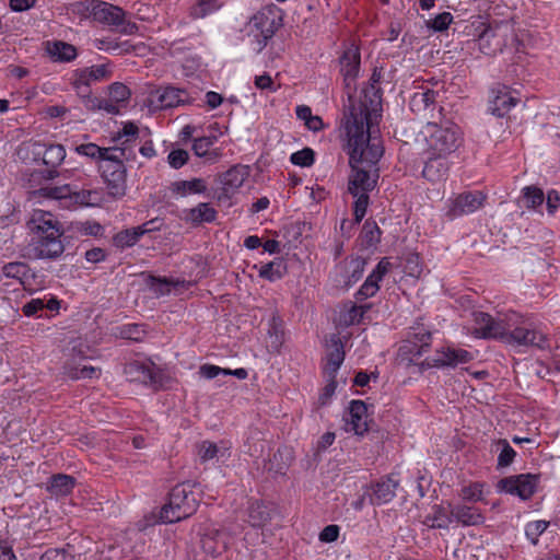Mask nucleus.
<instances>
[{"label": "nucleus", "mask_w": 560, "mask_h": 560, "mask_svg": "<svg viewBox=\"0 0 560 560\" xmlns=\"http://www.w3.org/2000/svg\"><path fill=\"white\" fill-rule=\"evenodd\" d=\"M423 524L432 529H447L452 524L451 508L434 504L431 508V513L425 515Z\"/></svg>", "instance_id": "bb28decb"}, {"label": "nucleus", "mask_w": 560, "mask_h": 560, "mask_svg": "<svg viewBox=\"0 0 560 560\" xmlns=\"http://www.w3.org/2000/svg\"><path fill=\"white\" fill-rule=\"evenodd\" d=\"M283 25V11L276 4H268L255 13L246 24L248 36L257 43L260 52Z\"/></svg>", "instance_id": "39448f33"}, {"label": "nucleus", "mask_w": 560, "mask_h": 560, "mask_svg": "<svg viewBox=\"0 0 560 560\" xmlns=\"http://www.w3.org/2000/svg\"><path fill=\"white\" fill-rule=\"evenodd\" d=\"M27 228L32 236L24 248V256L31 259L56 258L63 252L60 228L50 212L34 210Z\"/></svg>", "instance_id": "f03ea898"}, {"label": "nucleus", "mask_w": 560, "mask_h": 560, "mask_svg": "<svg viewBox=\"0 0 560 560\" xmlns=\"http://www.w3.org/2000/svg\"><path fill=\"white\" fill-rule=\"evenodd\" d=\"M124 374L128 382L143 384L154 390L164 388L168 377L154 362L130 361L124 365Z\"/></svg>", "instance_id": "6e6552de"}, {"label": "nucleus", "mask_w": 560, "mask_h": 560, "mask_svg": "<svg viewBox=\"0 0 560 560\" xmlns=\"http://www.w3.org/2000/svg\"><path fill=\"white\" fill-rule=\"evenodd\" d=\"M126 12L118 5L98 0L94 12V22L110 27H118L124 22Z\"/></svg>", "instance_id": "aec40b11"}, {"label": "nucleus", "mask_w": 560, "mask_h": 560, "mask_svg": "<svg viewBox=\"0 0 560 560\" xmlns=\"http://www.w3.org/2000/svg\"><path fill=\"white\" fill-rule=\"evenodd\" d=\"M189 160L188 151L184 149H173L167 155V163L174 170H179Z\"/></svg>", "instance_id": "774afa93"}, {"label": "nucleus", "mask_w": 560, "mask_h": 560, "mask_svg": "<svg viewBox=\"0 0 560 560\" xmlns=\"http://www.w3.org/2000/svg\"><path fill=\"white\" fill-rule=\"evenodd\" d=\"M217 136H203L196 138L192 143V151L199 158H205L209 162H214L220 156L217 150L210 151V148L217 142Z\"/></svg>", "instance_id": "58836bf2"}, {"label": "nucleus", "mask_w": 560, "mask_h": 560, "mask_svg": "<svg viewBox=\"0 0 560 560\" xmlns=\"http://www.w3.org/2000/svg\"><path fill=\"white\" fill-rule=\"evenodd\" d=\"M345 360L343 343L339 338H332L326 354L325 371L331 378H336L337 372Z\"/></svg>", "instance_id": "393cba45"}, {"label": "nucleus", "mask_w": 560, "mask_h": 560, "mask_svg": "<svg viewBox=\"0 0 560 560\" xmlns=\"http://www.w3.org/2000/svg\"><path fill=\"white\" fill-rule=\"evenodd\" d=\"M382 93V89L377 84L369 82L362 90L363 98L358 100L355 97V102H362L366 106L365 128H369V130H371V112H375V106L381 104Z\"/></svg>", "instance_id": "2f4dec72"}, {"label": "nucleus", "mask_w": 560, "mask_h": 560, "mask_svg": "<svg viewBox=\"0 0 560 560\" xmlns=\"http://www.w3.org/2000/svg\"><path fill=\"white\" fill-rule=\"evenodd\" d=\"M43 45L52 62L70 61V44L61 40H46Z\"/></svg>", "instance_id": "ea45409f"}, {"label": "nucleus", "mask_w": 560, "mask_h": 560, "mask_svg": "<svg viewBox=\"0 0 560 560\" xmlns=\"http://www.w3.org/2000/svg\"><path fill=\"white\" fill-rule=\"evenodd\" d=\"M201 544L206 553L217 558L228 549L230 538L223 532L215 530L207 534L201 539Z\"/></svg>", "instance_id": "cd10ccee"}, {"label": "nucleus", "mask_w": 560, "mask_h": 560, "mask_svg": "<svg viewBox=\"0 0 560 560\" xmlns=\"http://www.w3.org/2000/svg\"><path fill=\"white\" fill-rule=\"evenodd\" d=\"M110 72L106 65H94L91 67L78 68L72 71V90L81 100L84 107L95 110L101 107V100L93 95L92 86L109 77Z\"/></svg>", "instance_id": "0eeeda50"}, {"label": "nucleus", "mask_w": 560, "mask_h": 560, "mask_svg": "<svg viewBox=\"0 0 560 560\" xmlns=\"http://www.w3.org/2000/svg\"><path fill=\"white\" fill-rule=\"evenodd\" d=\"M448 508H451L452 522L456 521L463 526H477L483 524L486 521L480 510L475 506L465 504L452 505L448 503Z\"/></svg>", "instance_id": "4be33fe9"}, {"label": "nucleus", "mask_w": 560, "mask_h": 560, "mask_svg": "<svg viewBox=\"0 0 560 560\" xmlns=\"http://www.w3.org/2000/svg\"><path fill=\"white\" fill-rule=\"evenodd\" d=\"M75 152L80 155H84L98 161L103 160L107 153H110L109 148H101L95 143L81 144L75 148Z\"/></svg>", "instance_id": "4d7b16f0"}, {"label": "nucleus", "mask_w": 560, "mask_h": 560, "mask_svg": "<svg viewBox=\"0 0 560 560\" xmlns=\"http://www.w3.org/2000/svg\"><path fill=\"white\" fill-rule=\"evenodd\" d=\"M248 176V167L244 165H234L223 173L221 183L223 185L222 192L218 195V200L230 198V195L238 189Z\"/></svg>", "instance_id": "6ab92c4d"}, {"label": "nucleus", "mask_w": 560, "mask_h": 560, "mask_svg": "<svg viewBox=\"0 0 560 560\" xmlns=\"http://www.w3.org/2000/svg\"><path fill=\"white\" fill-rule=\"evenodd\" d=\"M538 482L539 475L530 472L518 474L500 479L495 489L500 493L504 492L526 501L535 494Z\"/></svg>", "instance_id": "f8f14e48"}, {"label": "nucleus", "mask_w": 560, "mask_h": 560, "mask_svg": "<svg viewBox=\"0 0 560 560\" xmlns=\"http://www.w3.org/2000/svg\"><path fill=\"white\" fill-rule=\"evenodd\" d=\"M398 486L399 481L393 475L372 482L365 492L370 504L380 506L389 503L395 498Z\"/></svg>", "instance_id": "2eb2a0df"}, {"label": "nucleus", "mask_w": 560, "mask_h": 560, "mask_svg": "<svg viewBox=\"0 0 560 560\" xmlns=\"http://www.w3.org/2000/svg\"><path fill=\"white\" fill-rule=\"evenodd\" d=\"M98 0H83L72 3V13L79 15L81 21L94 20V12Z\"/></svg>", "instance_id": "864d4df0"}, {"label": "nucleus", "mask_w": 560, "mask_h": 560, "mask_svg": "<svg viewBox=\"0 0 560 560\" xmlns=\"http://www.w3.org/2000/svg\"><path fill=\"white\" fill-rule=\"evenodd\" d=\"M355 200L353 202V215L355 223H360L366 214V210L370 203V196L365 192H359L357 196H352Z\"/></svg>", "instance_id": "052dcab7"}, {"label": "nucleus", "mask_w": 560, "mask_h": 560, "mask_svg": "<svg viewBox=\"0 0 560 560\" xmlns=\"http://www.w3.org/2000/svg\"><path fill=\"white\" fill-rule=\"evenodd\" d=\"M407 339L429 348L431 345V332L417 323L415 326L409 327Z\"/></svg>", "instance_id": "6e6d98bb"}, {"label": "nucleus", "mask_w": 560, "mask_h": 560, "mask_svg": "<svg viewBox=\"0 0 560 560\" xmlns=\"http://www.w3.org/2000/svg\"><path fill=\"white\" fill-rule=\"evenodd\" d=\"M248 523L253 527H262L271 520V509L262 501H254L247 509Z\"/></svg>", "instance_id": "f704fd0d"}, {"label": "nucleus", "mask_w": 560, "mask_h": 560, "mask_svg": "<svg viewBox=\"0 0 560 560\" xmlns=\"http://www.w3.org/2000/svg\"><path fill=\"white\" fill-rule=\"evenodd\" d=\"M293 460L292 452L288 447L278 448L265 468L273 476H284Z\"/></svg>", "instance_id": "a878e982"}, {"label": "nucleus", "mask_w": 560, "mask_h": 560, "mask_svg": "<svg viewBox=\"0 0 560 560\" xmlns=\"http://www.w3.org/2000/svg\"><path fill=\"white\" fill-rule=\"evenodd\" d=\"M144 228H128L116 233L112 238V244L119 250H125L135 246L140 238L147 234Z\"/></svg>", "instance_id": "c756f323"}, {"label": "nucleus", "mask_w": 560, "mask_h": 560, "mask_svg": "<svg viewBox=\"0 0 560 560\" xmlns=\"http://www.w3.org/2000/svg\"><path fill=\"white\" fill-rule=\"evenodd\" d=\"M366 264H368L366 259L361 256L352 257L347 262L348 268H347V276H346V280H345V285L347 288L352 287L354 283H357L363 277Z\"/></svg>", "instance_id": "79ce46f5"}, {"label": "nucleus", "mask_w": 560, "mask_h": 560, "mask_svg": "<svg viewBox=\"0 0 560 560\" xmlns=\"http://www.w3.org/2000/svg\"><path fill=\"white\" fill-rule=\"evenodd\" d=\"M47 490L57 497L68 495L70 493V477L67 475L52 476Z\"/></svg>", "instance_id": "603ef678"}, {"label": "nucleus", "mask_w": 560, "mask_h": 560, "mask_svg": "<svg viewBox=\"0 0 560 560\" xmlns=\"http://www.w3.org/2000/svg\"><path fill=\"white\" fill-rule=\"evenodd\" d=\"M100 357L98 349L82 342L72 345V380H97L102 369L91 364Z\"/></svg>", "instance_id": "9d476101"}, {"label": "nucleus", "mask_w": 560, "mask_h": 560, "mask_svg": "<svg viewBox=\"0 0 560 560\" xmlns=\"http://www.w3.org/2000/svg\"><path fill=\"white\" fill-rule=\"evenodd\" d=\"M290 162L301 167H310L315 162V152L311 148H304L291 154Z\"/></svg>", "instance_id": "bf43d9fd"}, {"label": "nucleus", "mask_w": 560, "mask_h": 560, "mask_svg": "<svg viewBox=\"0 0 560 560\" xmlns=\"http://www.w3.org/2000/svg\"><path fill=\"white\" fill-rule=\"evenodd\" d=\"M340 73L343 79L345 90L347 93V103L343 104V116L341 122H345L349 116V112L358 116L362 112V122L366 120V106L362 102H355L357 79L361 68V54L358 46L349 45L339 58Z\"/></svg>", "instance_id": "7ed1b4c3"}, {"label": "nucleus", "mask_w": 560, "mask_h": 560, "mask_svg": "<svg viewBox=\"0 0 560 560\" xmlns=\"http://www.w3.org/2000/svg\"><path fill=\"white\" fill-rule=\"evenodd\" d=\"M517 102L518 100L513 97L510 93L500 92L490 101L488 110L493 116L502 118L517 104Z\"/></svg>", "instance_id": "e433bc0d"}, {"label": "nucleus", "mask_w": 560, "mask_h": 560, "mask_svg": "<svg viewBox=\"0 0 560 560\" xmlns=\"http://www.w3.org/2000/svg\"><path fill=\"white\" fill-rule=\"evenodd\" d=\"M490 452L498 454V470H502L504 468L510 467L517 455L516 451L510 445L509 441L505 439H499L497 441H493L491 443Z\"/></svg>", "instance_id": "7c9ffc66"}, {"label": "nucleus", "mask_w": 560, "mask_h": 560, "mask_svg": "<svg viewBox=\"0 0 560 560\" xmlns=\"http://www.w3.org/2000/svg\"><path fill=\"white\" fill-rule=\"evenodd\" d=\"M354 115L349 112V118L340 122L343 130L342 149L349 156L351 170L348 178V192L351 196L359 192L370 194L375 189L380 177L376 165L384 154L381 141L362 122V112Z\"/></svg>", "instance_id": "f257e3e1"}, {"label": "nucleus", "mask_w": 560, "mask_h": 560, "mask_svg": "<svg viewBox=\"0 0 560 560\" xmlns=\"http://www.w3.org/2000/svg\"><path fill=\"white\" fill-rule=\"evenodd\" d=\"M524 200L529 208H536L544 202L545 196L540 188L527 186L523 189Z\"/></svg>", "instance_id": "680f3d73"}, {"label": "nucleus", "mask_w": 560, "mask_h": 560, "mask_svg": "<svg viewBox=\"0 0 560 560\" xmlns=\"http://www.w3.org/2000/svg\"><path fill=\"white\" fill-rule=\"evenodd\" d=\"M198 508V500L187 482L176 485L168 494L167 502L161 508L159 522L175 523L191 516Z\"/></svg>", "instance_id": "20e7f679"}, {"label": "nucleus", "mask_w": 560, "mask_h": 560, "mask_svg": "<svg viewBox=\"0 0 560 560\" xmlns=\"http://www.w3.org/2000/svg\"><path fill=\"white\" fill-rule=\"evenodd\" d=\"M497 33L495 28L491 25L481 24L479 26V33L477 37V43L479 50L487 56L493 55L497 50H501L499 44H493V39L495 38Z\"/></svg>", "instance_id": "c9c22d12"}, {"label": "nucleus", "mask_w": 560, "mask_h": 560, "mask_svg": "<svg viewBox=\"0 0 560 560\" xmlns=\"http://www.w3.org/2000/svg\"><path fill=\"white\" fill-rule=\"evenodd\" d=\"M66 158V149L61 144H45V154H43V164L55 170Z\"/></svg>", "instance_id": "09e8293b"}, {"label": "nucleus", "mask_w": 560, "mask_h": 560, "mask_svg": "<svg viewBox=\"0 0 560 560\" xmlns=\"http://www.w3.org/2000/svg\"><path fill=\"white\" fill-rule=\"evenodd\" d=\"M183 220L194 226L203 223H212L217 220L218 212L208 202H200L196 207L183 211Z\"/></svg>", "instance_id": "5701e85b"}, {"label": "nucleus", "mask_w": 560, "mask_h": 560, "mask_svg": "<svg viewBox=\"0 0 560 560\" xmlns=\"http://www.w3.org/2000/svg\"><path fill=\"white\" fill-rule=\"evenodd\" d=\"M207 185L202 178H192L190 180H178L172 184V191L186 196L187 194H205Z\"/></svg>", "instance_id": "c03bdc74"}, {"label": "nucleus", "mask_w": 560, "mask_h": 560, "mask_svg": "<svg viewBox=\"0 0 560 560\" xmlns=\"http://www.w3.org/2000/svg\"><path fill=\"white\" fill-rule=\"evenodd\" d=\"M474 336L480 339H495L503 341L506 324L503 319L475 311L472 312Z\"/></svg>", "instance_id": "ddd939ff"}, {"label": "nucleus", "mask_w": 560, "mask_h": 560, "mask_svg": "<svg viewBox=\"0 0 560 560\" xmlns=\"http://www.w3.org/2000/svg\"><path fill=\"white\" fill-rule=\"evenodd\" d=\"M93 499V490L81 482L77 483L72 477V505H84Z\"/></svg>", "instance_id": "3c124183"}, {"label": "nucleus", "mask_w": 560, "mask_h": 560, "mask_svg": "<svg viewBox=\"0 0 560 560\" xmlns=\"http://www.w3.org/2000/svg\"><path fill=\"white\" fill-rule=\"evenodd\" d=\"M126 168L119 171L117 173H112L108 176H103L108 194L114 198H121L126 195L127 184H126Z\"/></svg>", "instance_id": "a19ab883"}, {"label": "nucleus", "mask_w": 560, "mask_h": 560, "mask_svg": "<svg viewBox=\"0 0 560 560\" xmlns=\"http://www.w3.org/2000/svg\"><path fill=\"white\" fill-rule=\"evenodd\" d=\"M98 202L97 192L82 189L80 191L72 190V203L83 207L95 206Z\"/></svg>", "instance_id": "e2e57ef3"}, {"label": "nucleus", "mask_w": 560, "mask_h": 560, "mask_svg": "<svg viewBox=\"0 0 560 560\" xmlns=\"http://www.w3.org/2000/svg\"><path fill=\"white\" fill-rule=\"evenodd\" d=\"M268 336L270 339V347L275 351H279L283 343V322L281 317L273 314L268 320Z\"/></svg>", "instance_id": "a18cd8bd"}, {"label": "nucleus", "mask_w": 560, "mask_h": 560, "mask_svg": "<svg viewBox=\"0 0 560 560\" xmlns=\"http://www.w3.org/2000/svg\"><path fill=\"white\" fill-rule=\"evenodd\" d=\"M429 156L424 163L422 175L429 182H438L443 179L450 170V163L447 160L448 155L432 154L429 152Z\"/></svg>", "instance_id": "412c9836"}, {"label": "nucleus", "mask_w": 560, "mask_h": 560, "mask_svg": "<svg viewBox=\"0 0 560 560\" xmlns=\"http://www.w3.org/2000/svg\"><path fill=\"white\" fill-rule=\"evenodd\" d=\"M2 273L7 278L16 279L22 284L33 277L31 268L21 261L8 262L2 267Z\"/></svg>", "instance_id": "37998d69"}, {"label": "nucleus", "mask_w": 560, "mask_h": 560, "mask_svg": "<svg viewBox=\"0 0 560 560\" xmlns=\"http://www.w3.org/2000/svg\"><path fill=\"white\" fill-rule=\"evenodd\" d=\"M147 103L153 110H162L190 103V100L185 90L166 86L152 91L148 96Z\"/></svg>", "instance_id": "4468645a"}, {"label": "nucleus", "mask_w": 560, "mask_h": 560, "mask_svg": "<svg viewBox=\"0 0 560 560\" xmlns=\"http://www.w3.org/2000/svg\"><path fill=\"white\" fill-rule=\"evenodd\" d=\"M138 135H139L138 126L132 121H128V122L124 124L121 130L118 131L117 135L113 138V141L121 142V139L125 138L124 141L137 142Z\"/></svg>", "instance_id": "0e129e2a"}, {"label": "nucleus", "mask_w": 560, "mask_h": 560, "mask_svg": "<svg viewBox=\"0 0 560 560\" xmlns=\"http://www.w3.org/2000/svg\"><path fill=\"white\" fill-rule=\"evenodd\" d=\"M288 272V264L283 257H277L272 261L265 264L260 267L259 277L275 282L282 279Z\"/></svg>", "instance_id": "4c0bfd02"}, {"label": "nucleus", "mask_w": 560, "mask_h": 560, "mask_svg": "<svg viewBox=\"0 0 560 560\" xmlns=\"http://www.w3.org/2000/svg\"><path fill=\"white\" fill-rule=\"evenodd\" d=\"M346 431L357 435H363L369 431L368 407L362 400H352L349 406V413L346 418Z\"/></svg>", "instance_id": "a211bd4d"}, {"label": "nucleus", "mask_w": 560, "mask_h": 560, "mask_svg": "<svg viewBox=\"0 0 560 560\" xmlns=\"http://www.w3.org/2000/svg\"><path fill=\"white\" fill-rule=\"evenodd\" d=\"M110 336L117 339L141 342L147 336L145 325L143 324H122L110 328Z\"/></svg>", "instance_id": "c85d7f7f"}, {"label": "nucleus", "mask_w": 560, "mask_h": 560, "mask_svg": "<svg viewBox=\"0 0 560 560\" xmlns=\"http://www.w3.org/2000/svg\"><path fill=\"white\" fill-rule=\"evenodd\" d=\"M125 168L124 162L117 156V150L113 148H110V153H107L105 158L100 161L102 176H108L112 173H117Z\"/></svg>", "instance_id": "8fccbe9b"}, {"label": "nucleus", "mask_w": 560, "mask_h": 560, "mask_svg": "<svg viewBox=\"0 0 560 560\" xmlns=\"http://www.w3.org/2000/svg\"><path fill=\"white\" fill-rule=\"evenodd\" d=\"M434 357L435 368L441 370L456 369L459 364L468 363L474 359L471 352L450 346L436 349Z\"/></svg>", "instance_id": "f3484780"}, {"label": "nucleus", "mask_w": 560, "mask_h": 560, "mask_svg": "<svg viewBox=\"0 0 560 560\" xmlns=\"http://www.w3.org/2000/svg\"><path fill=\"white\" fill-rule=\"evenodd\" d=\"M75 230L81 235L98 237L104 234V228L96 221H84L72 223V230Z\"/></svg>", "instance_id": "13d9d810"}, {"label": "nucleus", "mask_w": 560, "mask_h": 560, "mask_svg": "<svg viewBox=\"0 0 560 560\" xmlns=\"http://www.w3.org/2000/svg\"><path fill=\"white\" fill-rule=\"evenodd\" d=\"M430 126L432 130L428 139L429 152L450 155L458 149L462 136L457 125L445 122L443 125L430 124Z\"/></svg>", "instance_id": "1a4fd4ad"}, {"label": "nucleus", "mask_w": 560, "mask_h": 560, "mask_svg": "<svg viewBox=\"0 0 560 560\" xmlns=\"http://www.w3.org/2000/svg\"><path fill=\"white\" fill-rule=\"evenodd\" d=\"M147 284L153 293L160 296L170 294L172 290L182 292L190 285V282L178 279L174 280L167 277L150 276Z\"/></svg>", "instance_id": "b1692460"}, {"label": "nucleus", "mask_w": 560, "mask_h": 560, "mask_svg": "<svg viewBox=\"0 0 560 560\" xmlns=\"http://www.w3.org/2000/svg\"><path fill=\"white\" fill-rule=\"evenodd\" d=\"M131 96L129 88L120 82H115L109 86V97L112 102L124 103Z\"/></svg>", "instance_id": "69168bd1"}, {"label": "nucleus", "mask_w": 560, "mask_h": 560, "mask_svg": "<svg viewBox=\"0 0 560 560\" xmlns=\"http://www.w3.org/2000/svg\"><path fill=\"white\" fill-rule=\"evenodd\" d=\"M503 342L515 346H535L542 349L546 345V337L540 331L525 326L515 327L513 330L506 326Z\"/></svg>", "instance_id": "dca6fc26"}, {"label": "nucleus", "mask_w": 560, "mask_h": 560, "mask_svg": "<svg viewBox=\"0 0 560 560\" xmlns=\"http://www.w3.org/2000/svg\"><path fill=\"white\" fill-rule=\"evenodd\" d=\"M58 176L56 170H25L22 173L23 185L27 187L28 200L39 198L54 200H68L70 198V185L46 186L45 183Z\"/></svg>", "instance_id": "423d86ee"}, {"label": "nucleus", "mask_w": 560, "mask_h": 560, "mask_svg": "<svg viewBox=\"0 0 560 560\" xmlns=\"http://www.w3.org/2000/svg\"><path fill=\"white\" fill-rule=\"evenodd\" d=\"M453 21V15L450 12H442L434 19L427 21V26L434 32L446 31Z\"/></svg>", "instance_id": "338daca9"}, {"label": "nucleus", "mask_w": 560, "mask_h": 560, "mask_svg": "<svg viewBox=\"0 0 560 560\" xmlns=\"http://www.w3.org/2000/svg\"><path fill=\"white\" fill-rule=\"evenodd\" d=\"M43 154H45V143L38 141L23 142L16 150L18 158L26 164L43 163Z\"/></svg>", "instance_id": "473e14b6"}, {"label": "nucleus", "mask_w": 560, "mask_h": 560, "mask_svg": "<svg viewBox=\"0 0 560 560\" xmlns=\"http://www.w3.org/2000/svg\"><path fill=\"white\" fill-rule=\"evenodd\" d=\"M487 196L480 190H468L448 198L445 202V217L448 220L471 214L479 210Z\"/></svg>", "instance_id": "9b49d317"}, {"label": "nucleus", "mask_w": 560, "mask_h": 560, "mask_svg": "<svg viewBox=\"0 0 560 560\" xmlns=\"http://www.w3.org/2000/svg\"><path fill=\"white\" fill-rule=\"evenodd\" d=\"M219 0H197L190 8L189 16L194 20L203 19L221 8Z\"/></svg>", "instance_id": "de8ad7c7"}, {"label": "nucleus", "mask_w": 560, "mask_h": 560, "mask_svg": "<svg viewBox=\"0 0 560 560\" xmlns=\"http://www.w3.org/2000/svg\"><path fill=\"white\" fill-rule=\"evenodd\" d=\"M382 231L377 223L371 219H368L361 231L362 246L364 248H371L381 242Z\"/></svg>", "instance_id": "49530a36"}, {"label": "nucleus", "mask_w": 560, "mask_h": 560, "mask_svg": "<svg viewBox=\"0 0 560 560\" xmlns=\"http://www.w3.org/2000/svg\"><path fill=\"white\" fill-rule=\"evenodd\" d=\"M436 95L438 93L430 89H427L421 92H416L409 101V107L413 113L417 114L434 109Z\"/></svg>", "instance_id": "72a5a7b5"}, {"label": "nucleus", "mask_w": 560, "mask_h": 560, "mask_svg": "<svg viewBox=\"0 0 560 560\" xmlns=\"http://www.w3.org/2000/svg\"><path fill=\"white\" fill-rule=\"evenodd\" d=\"M548 526L549 522L544 520L529 522L525 526V536L532 545L536 546L538 545L539 536L546 532Z\"/></svg>", "instance_id": "5fc2aeb1"}]
</instances>
